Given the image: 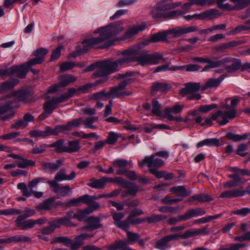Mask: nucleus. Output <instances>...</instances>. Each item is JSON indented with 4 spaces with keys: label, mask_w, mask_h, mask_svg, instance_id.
Wrapping results in <instances>:
<instances>
[{
    "label": "nucleus",
    "mask_w": 250,
    "mask_h": 250,
    "mask_svg": "<svg viewBox=\"0 0 250 250\" xmlns=\"http://www.w3.org/2000/svg\"><path fill=\"white\" fill-rule=\"evenodd\" d=\"M15 223L18 227H20L22 230H26L32 228L34 226V220L29 219L24 221L15 220Z\"/></svg>",
    "instance_id": "ea45409f"
},
{
    "label": "nucleus",
    "mask_w": 250,
    "mask_h": 250,
    "mask_svg": "<svg viewBox=\"0 0 250 250\" xmlns=\"http://www.w3.org/2000/svg\"><path fill=\"white\" fill-rule=\"evenodd\" d=\"M62 243L67 247H70L71 239L66 236H59L54 238L51 240V243Z\"/></svg>",
    "instance_id": "a18cd8bd"
},
{
    "label": "nucleus",
    "mask_w": 250,
    "mask_h": 250,
    "mask_svg": "<svg viewBox=\"0 0 250 250\" xmlns=\"http://www.w3.org/2000/svg\"><path fill=\"white\" fill-rule=\"evenodd\" d=\"M226 137L234 142H240L247 140L249 137V134L244 133L243 135H239L229 132L227 133Z\"/></svg>",
    "instance_id": "473e14b6"
},
{
    "label": "nucleus",
    "mask_w": 250,
    "mask_h": 250,
    "mask_svg": "<svg viewBox=\"0 0 250 250\" xmlns=\"http://www.w3.org/2000/svg\"><path fill=\"white\" fill-rule=\"evenodd\" d=\"M128 62L129 60L126 58H120L115 61L106 60L90 65L85 71L96 70L93 76L96 78L103 77L120 70L124 64Z\"/></svg>",
    "instance_id": "f03ea898"
},
{
    "label": "nucleus",
    "mask_w": 250,
    "mask_h": 250,
    "mask_svg": "<svg viewBox=\"0 0 250 250\" xmlns=\"http://www.w3.org/2000/svg\"><path fill=\"white\" fill-rule=\"evenodd\" d=\"M82 199L83 203L87 205L88 206V207H92V208L93 209L94 206H96V204H97L98 206L97 209L100 208L99 204L95 201L96 200V196H91L88 194H84L82 195Z\"/></svg>",
    "instance_id": "7c9ffc66"
},
{
    "label": "nucleus",
    "mask_w": 250,
    "mask_h": 250,
    "mask_svg": "<svg viewBox=\"0 0 250 250\" xmlns=\"http://www.w3.org/2000/svg\"><path fill=\"white\" fill-rule=\"evenodd\" d=\"M225 78V76L222 75L217 79L210 78L208 79L205 84L202 86L201 89L205 90L207 89H216L219 86Z\"/></svg>",
    "instance_id": "f3484780"
},
{
    "label": "nucleus",
    "mask_w": 250,
    "mask_h": 250,
    "mask_svg": "<svg viewBox=\"0 0 250 250\" xmlns=\"http://www.w3.org/2000/svg\"><path fill=\"white\" fill-rule=\"evenodd\" d=\"M240 100L238 98H227L225 100V103L222 105V107L225 109H234L235 106L239 103Z\"/></svg>",
    "instance_id": "4c0bfd02"
},
{
    "label": "nucleus",
    "mask_w": 250,
    "mask_h": 250,
    "mask_svg": "<svg viewBox=\"0 0 250 250\" xmlns=\"http://www.w3.org/2000/svg\"><path fill=\"white\" fill-rule=\"evenodd\" d=\"M149 60L148 54H144L137 57L135 59V61L138 64L142 66L150 65Z\"/></svg>",
    "instance_id": "13d9d810"
},
{
    "label": "nucleus",
    "mask_w": 250,
    "mask_h": 250,
    "mask_svg": "<svg viewBox=\"0 0 250 250\" xmlns=\"http://www.w3.org/2000/svg\"><path fill=\"white\" fill-rule=\"evenodd\" d=\"M87 185L92 188L103 189L105 188V182L102 178L100 179H91Z\"/></svg>",
    "instance_id": "f704fd0d"
},
{
    "label": "nucleus",
    "mask_w": 250,
    "mask_h": 250,
    "mask_svg": "<svg viewBox=\"0 0 250 250\" xmlns=\"http://www.w3.org/2000/svg\"><path fill=\"white\" fill-rule=\"evenodd\" d=\"M185 87L182 88L179 94L183 97L192 93H195L199 90L200 84L198 83H187L184 84Z\"/></svg>",
    "instance_id": "2eb2a0df"
},
{
    "label": "nucleus",
    "mask_w": 250,
    "mask_h": 250,
    "mask_svg": "<svg viewBox=\"0 0 250 250\" xmlns=\"http://www.w3.org/2000/svg\"><path fill=\"white\" fill-rule=\"evenodd\" d=\"M64 140L62 139H59L54 143L48 145V147H55L56 148V151L58 153L64 152L65 145L63 146Z\"/></svg>",
    "instance_id": "49530a36"
},
{
    "label": "nucleus",
    "mask_w": 250,
    "mask_h": 250,
    "mask_svg": "<svg viewBox=\"0 0 250 250\" xmlns=\"http://www.w3.org/2000/svg\"><path fill=\"white\" fill-rule=\"evenodd\" d=\"M98 207V205L96 204V206H94L93 209L92 208V207H87L84 209H77L76 210V212L72 216V218L76 219L79 221H84L87 216L93 211L97 210Z\"/></svg>",
    "instance_id": "9b49d317"
},
{
    "label": "nucleus",
    "mask_w": 250,
    "mask_h": 250,
    "mask_svg": "<svg viewBox=\"0 0 250 250\" xmlns=\"http://www.w3.org/2000/svg\"><path fill=\"white\" fill-rule=\"evenodd\" d=\"M229 170L234 174H237L239 175L250 176V170L247 169H240L237 167H230Z\"/></svg>",
    "instance_id": "0e129e2a"
},
{
    "label": "nucleus",
    "mask_w": 250,
    "mask_h": 250,
    "mask_svg": "<svg viewBox=\"0 0 250 250\" xmlns=\"http://www.w3.org/2000/svg\"><path fill=\"white\" fill-rule=\"evenodd\" d=\"M15 163L17 167L21 168H26L29 167H34L36 165L35 162L25 159L23 156H21L19 160L16 161Z\"/></svg>",
    "instance_id": "c756f323"
},
{
    "label": "nucleus",
    "mask_w": 250,
    "mask_h": 250,
    "mask_svg": "<svg viewBox=\"0 0 250 250\" xmlns=\"http://www.w3.org/2000/svg\"><path fill=\"white\" fill-rule=\"evenodd\" d=\"M228 177L233 179L237 186L241 184H244L247 182L245 178L240 177L237 174H229L228 175Z\"/></svg>",
    "instance_id": "774afa93"
},
{
    "label": "nucleus",
    "mask_w": 250,
    "mask_h": 250,
    "mask_svg": "<svg viewBox=\"0 0 250 250\" xmlns=\"http://www.w3.org/2000/svg\"><path fill=\"white\" fill-rule=\"evenodd\" d=\"M113 166L114 167L124 168L127 166L132 167V163L131 161H128L127 160L124 159H118L115 160L112 162Z\"/></svg>",
    "instance_id": "c03bdc74"
},
{
    "label": "nucleus",
    "mask_w": 250,
    "mask_h": 250,
    "mask_svg": "<svg viewBox=\"0 0 250 250\" xmlns=\"http://www.w3.org/2000/svg\"><path fill=\"white\" fill-rule=\"evenodd\" d=\"M216 113L219 118L218 124L220 125H225L229 122V120L236 117L237 111L235 109H231L224 112L218 110Z\"/></svg>",
    "instance_id": "1a4fd4ad"
},
{
    "label": "nucleus",
    "mask_w": 250,
    "mask_h": 250,
    "mask_svg": "<svg viewBox=\"0 0 250 250\" xmlns=\"http://www.w3.org/2000/svg\"><path fill=\"white\" fill-rule=\"evenodd\" d=\"M71 129V127L69 122H68L65 125H58L54 128H52V134L53 136H57L60 133L69 131Z\"/></svg>",
    "instance_id": "e433bc0d"
},
{
    "label": "nucleus",
    "mask_w": 250,
    "mask_h": 250,
    "mask_svg": "<svg viewBox=\"0 0 250 250\" xmlns=\"http://www.w3.org/2000/svg\"><path fill=\"white\" fill-rule=\"evenodd\" d=\"M132 82L131 79H126L120 82L118 85L111 87L108 91L109 97L112 99L121 98L132 94L131 91H124L126 86Z\"/></svg>",
    "instance_id": "39448f33"
},
{
    "label": "nucleus",
    "mask_w": 250,
    "mask_h": 250,
    "mask_svg": "<svg viewBox=\"0 0 250 250\" xmlns=\"http://www.w3.org/2000/svg\"><path fill=\"white\" fill-rule=\"evenodd\" d=\"M57 106L58 104L53 98L44 104L43 109L46 113L49 114L53 112L54 109L57 107Z\"/></svg>",
    "instance_id": "79ce46f5"
},
{
    "label": "nucleus",
    "mask_w": 250,
    "mask_h": 250,
    "mask_svg": "<svg viewBox=\"0 0 250 250\" xmlns=\"http://www.w3.org/2000/svg\"><path fill=\"white\" fill-rule=\"evenodd\" d=\"M84 222L90 226L93 230L100 229L103 227V224L100 223V217L99 216H89L84 220Z\"/></svg>",
    "instance_id": "5701e85b"
},
{
    "label": "nucleus",
    "mask_w": 250,
    "mask_h": 250,
    "mask_svg": "<svg viewBox=\"0 0 250 250\" xmlns=\"http://www.w3.org/2000/svg\"><path fill=\"white\" fill-rule=\"evenodd\" d=\"M19 83V80L17 79H9L0 84V93L3 94L7 92L8 90L13 88Z\"/></svg>",
    "instance_id": "aec40b11"
},
{
    "label": "nucleus",
    "mask_w": 250,
    "mask_h": 250,
    "mask_svg": "<svg viewBox=\"0 0 250 250\" xmlns=\"http://www.w3.org/2000/svg\"><path fill=\"white\" fill-rule=\"evenodd\" d=\"M30 240L31 239L29 237L21 235H17L8 238V243H11L12 242H27L30 241Z\"/></svg>",
    "instance_id": "de8ad7c7"
},
{
    "label": "nucleus",
    "mask_w": 250,
    "mask_h": 250,
    "mask_svg": "<svg viewBox=\"0 0 250 250\" xmlns=\"http://www.w3.org/2000/svg\"><path fill=\"white\" fill-rule=\"evenodd\" d=\"M182 4L181 2H173L170 0H162L158 1L151 11L153 19H172L184 14L182 10H173L166 12V10L174 9Z\"/></svg>",
    "instance_id": "7ed1b4c3"
},
{
    "label": "nucleus",
    "mask_w": 250,
    "mask_h": 250,
    "mask_svg": "<svg viewBox=\"0 0 250 250\" xmlns=\"http://www.w3.org/2000/svg\"><path fill=\"white\" fill-rule=\"evenodd\" d=\"M152 113L156 116H161L162 114V112L161 110L162 108V105L156 99H153L152 101Z\"/></svg>",
    "instance_id": "09e8293b"
},
{
    "label": "nucleus",
    "mask_w": 250,
    "mask_h": 250,
    "mask_svg": "<svg viewBox=\"0 0 250 250\" xmlns=\"http://www.w3.org/2000/svg\"><path fill=\"white\" fill-rule=\"evenodd\" d=\"M241 197L240 188H235L222 192L220 195L221 198H232Z\"/></svg>",
    "instance_id": "cd10ccee"
},
{
    "label": "nucleus",
    "mask_w": 250,
    "mask_h": 250,
    "mask_svg": "<svg viewBox=\"0 0 250 250\" xmlns=\"http://www.w3.org/2000/svg\"><path fill=\"white\" fill-rule=\"evenodd\" d=\"M167 35L165 33L160 32L153 34L150 40L145 41V45H148L150 42H155L164 41L167 39Z\"/></svg>",
    "instance_id": "58836bf2"
},
{
    "label": "nucleus",
    "mask_w": 250,
    "mask_h": 250,
    "mask_svg": "<svg viewBox=\"0 0 250 250\" xmlns=\"http://www.w3.org/2000/svg\"><path fill=\"white\" fill-rule=\"evenodd\" d=\"M176 240L181 238L182 239H188L195 236L193 230L188 229L183 233L174 234Z\"/></svg>",
    "instance_id": "052dcab7"
},
{
    "label": "nucleus",
    "mask_w": 250,
    "mask_h": 250,
    "mask_svg": "<svg viewBox=\"0 0 250 250\" xmlns=\"http://www.w3.org/2000/svg\"><path fill=\"white\" fill-rule=\"evenodd\" d=\"M148 57L150 65H156L166 61L163 55L159 52L148 54Z\"/></svg>",
    "instance_id": "a878e982"
},
{
    "label": "nucleus",
    "mask_w": 250,
    "mask_h": 250,
    "mask_svg": "<svg viewBox=\"0 0 250 250\" xmlns=\"http://www.w3.org/2000/svg\"><path fill=\"white\" fill-rule=\"evenodd\" d=\"M91 98L94 100H107L109 98L108 92H106L105 90H103L100 92H96L91 95Z\"/></svg>",
    "instance_id": "5fc2aeb1"
},
{
    "label": "nucleus",
    "mask_w": 250,
    "mask_h": 250,
    "mask_svg": "<svg viewBox=\"0 0 250 250\" xmlns=\"http://www.w3.org/2000/svg\"><path fill=\"white\" fill-rule=\"evenodd\" d=\"M76 172L74 171L71 172L69 175H67L65 169H60L55 175L54 179L58 182H61L65 180L71 181L76 178Z\"/></svg>",
    "instance_id": "6ab92c4d"
},
{
    "label": "nucleus",
    "mask_w": 250,
    "mask_h": 250,
    "mask_svg": "<svg viewBox=\"0 0 250 250\" xmlns=\"http://www.w3.org/2000/svg\"><path fill=\"white\" fill-rule=\"evenodd\" d=\"M235 4L234 9H242L250 4V0H229Z\"/></svg>",
    "instance_id": "6e6d98bb"
},
{
    "label": "nucleus",
    "mask_w": 250,
    "mask_h": 250,
    "mask_svg": "<svg viewBox=\"0 0 250 250\" xmlns=\"http://www.w3.org/2000/svg\"><path fill=\"white\" fill-rule=\"evenodd\" d=\"M27 123L24 122L23 119H21L18 121H16L13 124L10 128L12 129H23L27 126Z\"/></svg>",
    "instance_id": "338daca9"
},
{
    "label": "nucleus",
    "mask_w": 250,
    "mask_h": 250,
    "mask_svg": "<svg viewBox=\"0 0 250 250\" xmlns=\"http://www.w3.org/2000/svg\"><path fill=\"white\" fill-rule=\"evenodd\" d=\"M208 64L203 69V71H208L209 69L215 68L221 66L219 60H210L208 58L207 62Z\"/></svg>",
    "instance_id": "3c124183"
},
{
    "label": "nucleus",
    "mask_w": 250,
    "mask_h": 250,
    "mask_svg": "<svg viewBox=\"0 0 250 250\" xmlns=\"http://www.w3.org/2000/svg\"><path fill=\"white\" fill-rule=\"evenodd\" d=\"M197 30V27L195 26H191L188 27L182 28L177 27L167 32L168 34L172 35L173 38H178L184 34L193 32Z\"/></svg>",
    "instance_id": "9d476101"
},
{
    "label": "nucleus",
    "mask_w": 250,
    "mask_h": 250,
    "mask_svg": "<svg viewBox=\"0 0 250 250\" xmlns=\"http://www.w3.org/2000/svg\"><path fill=\"white\" fill-rule=\"evenodd\" d=\"M93 235L83 233L76 236L74 241L71 240L70 248L72 250H77L84 244L83 241L87 238H92Z\"/></svg>",
    "instance_id": "f8f14e48"
},
{
    "label": "nucleus",
    "mask_w": 250,
    "mask_h": 250,
    "mask_svg": "<svg viewBox=\"0 0 250 250\" xmlns=\"http://www.w3.org/2000/svg\"><path fill=\"white\" fill-rule=\"evenodd\" d=\"M219 144V140L217 138L207 139L197 143V147L199 148L204 146H207L210 147L218 146Z\"/></svg>",
    "instance_id": "72a5a7b5"
},
{
    "label": "nucleus",
    "mask_w": 250,
    "mask_h": 250,
    "mask_svg": "<svg viewBox=\"0 0 250 250\" xmlns=\"http://www.w3.org/2000/svg\"><path fill=\"white\" fill-rule=\"evenodd\" d=\"M155 156L156 155L154 154L150 156L145 157L141 162H139V166L140 167H143L146 164L149 171L157 169L158 167L164 166V161L161 159L155 158Z\"/></svg>",
    "instance_id": "6e6552de"
},
{
    "label": "nucleus",
    "mask_w": 250,
    "mask_h": 250,
    "mask_svg": "<svg viewBox=\"0 0 250 250\" xmlns=\"http://www.w3.org/2000/svg\"><path fill=\"white\" fill-rule=\"evenodd\" d=\"M48 145L45 144H39L37 145L36 147L31 150V153L32 154H40L44 152L48 147Z\"/></svg>",
    "instance_id": "680f3d73"
},
{
    "label": "nucleus",
    "mask_w": 250,
    "mask_h": 250,
    "mask_svg": "<svg viewBox=\"0 0 250 250\" xmlns=\"http://www.w3.org/2000/svg\"><path fill=\"white\" fill-rule=\"evenodd\" d=\"M124 30L122 24L116 22L106 26L98 28L94 33H99V36L85 40L83 47H94L104 41L112 38L121 33Z\"/></svg>",
    "instance_id": "f257e3e1"
},
{
    "label": "nucleus",
    "mask_w": 250,
    "mask_h": 250,
    "mask_svg": "<svg viewBox=\"0 0 250 250\" xmlns=\"http://www.w3.org/2000/svg\"><path fill=\"white\" fill-rule=\"evenodd\" d=\"M13 68L14 75H16L17 77L21 79L25 77L29 70L25 64L21 66H13Z\"/></svg>",
    "instance_id": "c85d7f7f"
},
{
    "label": "nucleus",
    "mask_w": 250,
    "mask_h": 250,
    "mask_svg": "<svg viewBox=\"0 0 250 250\" xmlns=\"http://www.w3.org/2000/svg\"><path fill=\"white\" fill-rule=\"evenodd\" d=\"M35 214V211L34 209L26 208L25 212L23 214H20L18 216L16 220L17 221H22L26 218L31 217Z\"/></svg>",
    "instance_id": "bf43d9fd"
},
{
    "label": "nucleus",
    "mask_w": 250,
    "mask_h": 250,
    "mask_svg": "<svg viewBox=\"0 0 250 250\" xmlns=\"http://www.w3.org/2000/svg\"><path fill=\"white\" fill-rule=\"evenodd\" d=\"M249 30L246 22L244 24L240 25L236 27L233 29L228 32L227 35H232L237 34L243 31Z\"/></svg>",
    "instance_id": "e2e57ef3"
},
{
    "label": "nucleus",
    "mask_w": 250,
    "mask_h": 250,
    "mask_svg": "<svg viewBox=\"0 0 250 250\" xmlns=\"http://www.w3.org/2000/svg\"><path fill=\"white\" fill-rule=\"evenodd\" d=\"M32 95L31 91L25 88H22L18 89L13 92L3 96L0 99V101L6 100L7 99H11L15 98L13 100H16V103L14 104H19L18 103L21 102H25L27 99Z\"/></svg>",
    "instance_id": "0eeeda50"
},
{
    "label": "nucleus",
    "mask_w": 250,
    "mask_h": 250,
    "mask_svg": "<svg viewBox=\"0 0 250 250\" xmlns=\"http://www.w3.org/2000/svg\"><path fill=\"white\" fill-rule=\"evenodd\" d=\"M146 45H145V42H144L124 50L122 52V54L125 56H130L146 54L147 51L143 50V48Z\"/></svg>",
    "instance_id": "ddd939ff"
},
{
    "label": "nucleus",
    "mask_w": 250,
    "mask_h": 250,
    "mask_svg": "<svg viewBox=\"0 0 250 250\" xmlns=\"http://www.w3.org/2000/svg\"><path fill=\"white\" fill-rule=\"evenodd\" d=\"M146 28V25L144 23L135 25L130 28L125 34V38L129 39L137 34L139 31L145 30Z\"/></svg>",
    "instance_id": "bb28decb"
},
{
    "label": "nucleus",
    "mask_w": 250,
    "mask_h": 250,
    "mask_svg": "<svg viewBox=\"0 0 250 250\" xmlns=\"http://www.w3.org/2000/svg\"><path fill=\"white\" fill-rule=\"evenodd\" d=\"M124 188L126 189L129 195L133 197H136L139 190V187L135 183L129 182L126 185L124 186Z\"/></svg>",
    "instance_id": "a19ab883"
},
{
    "label": "nucleus",
    "mask_w": 250,
    "mask_h": 250,
    "mask_svg": "<svg viewBox=\"0 0 250 250\" xmlns=\"http://www.w3.org/2000/svg\"><path fill=\"white\" fill-rule=\"evenodd\" d=\"M183 104H175L172 107H167L164 110L165 117L169 121H174V117L172 114H177L182 112L184 108Z\"/></svg>",
    "instance_id": "dca6fc26"
},
{
    "label": "nucleus",
    "mask_w": 250,
    "mask_h": 250,
    "mask_svg": "<svg viewBox=\"0 0 250 250\" xmlns=\"http://www.w3.org/2000/svg\"><path fill=\"white\" fill-rule=\"evenodd\" d=\"M17 188L20 189L22 195L26 197L31 196L32 195V190L28 189V187L24 183H20L17 185Z\"/></svg>",
    "instance_id": "8fccbe9b"
},
{
    "label": "nucleus",
    "mask_w": 250,
    "mask_h": 250,
    "mask_svg": "<svg viewBox=\"0 0 250 250\" xmlns=\"http://www.w3.org/2000/svg\"><path fill=\"white\" fill-rule=\"evenodd\" d=\"M206 212L202 208H197L187 210L184 214L185 220H189L193 217L204 215Z\"/></svg>",
    "instance_id": "412c9836"
},
{
    "label": "nucleus",
    "mask_w": 250,
    "mask_h": 250,
    "mask_svg": "<svg viewBox=\"0 0 250 250\" xmlns=\"http://www.w3.org/2000/svg\"><path fill=\"white\" fill-rule=\"evenodd\" d=\"M174 240H176L174 234L165 236L156 242L155 247L156 249L162 250L170 249L171 246L169 244V242Z\"/></svg>",
    "instance_id": "4468645a"
},
{
    "label": "nucleus",
    "mask_w": 250,
    "mask_h": 250,
    "mask_svg": "<svg viewBox=\"0 0 250 250\" xmlns=\"http://www.w3.org/2000/svg\"><path fill=\"white\" fill-rule=\"evenodd\" d=\"M167 219V217L162 214H153L151 216L146 218V222L149 224L155 223L163 220Z\"/></svg>",
    "instance_id": "864d4df0"
},
{
    "label": "nucleus",
    "mask_w": 250,
    "mask_h": 250,
    "mask_svg": "<svg viewBox=\"0 0 250 250\" xmlns=\"http://www.w3.org/2000/svg\"><path fill=\"white\" fill-rule=\"evenodd\" d=\"M98 119L99 118L98 117H89L84 120L83 119V124L84 125L85 128L96 129L97 127L96 125H93L92 124L97 122Z\"/></svg>",
    "instance_id": "37998d69"
},
{
    "label": "nucleus",
    "mask_w": 250,
    "mask_h": 250,
    "mask_svg": "<svg viewBox=\"0 0 250 250\" xmlns=\"http://www.w3.org/2000/svg\"><path fill=\"white\" fill-rule=\"evenodd\" d=\"M242 66V62L239 59H235L232 60L230 65L226 66L225 69L228 73H234L238 70Z\"/></svg>",
    "instance_id": "2f4dec72"
},
{
    "label": "nucleus",
    "mask_w": 250,
    "mask_h": 250,
    "mask_svg": "<svg viewBox=\"0 0 250 250\" xmlns=\"http://www.w3.org/2000/svg\"><path fill=\"white\" fill-rule=\"evenodd\" d=\"M57 228H60L61 225H64L67 227H76V225L73 223L69 218L67 217L61 218L60 219L54 221Z\"/></svg>",
    "instance_id": "603ef678"
},
{
    "label": "nucleus",
    "mask_w": 250,
    "mask_h": 250,
    "mask_svg": "<svg viewBox=\"0 0 250 250\" xmlns=\"http://www.w3.org/2000/svg\"><path fill=\"white\" fill-rule=\"evenodd\" d=\"M60 81L58 83L60 87H65L69 83L76 80V78L72 75L62 76L60 77Z\"/></svg>",
    "instance_id": "c9c22d12"
},
{
    "label": "nucleus",
    "mask_w": 250,
    "mask_h": 250,
    "mask_svg": "<svg viewBox=\"0 0 250 250\" xmlns=\"http://www.w3.org/2000/svg\"><path fill=\"white\" fill-rule=\"evenodd\" d=\"M16 100H11L6 104L0 106V120L2 121H8L13 118L15 115V110L18 109L19 104H15Z\"/></svg>",
    "instance_id": "423d86ee"
},
{
    "label": "nucleus",
    "mask_w": 250,
    "mask_h": 250,
    "mask_svg": "<svg viewBox=\"0 0 250 250\" xmlns=\"http://www.w3.org/2000/svg\"><path fill=\"white\" fill-rule=\"evenodd\" d=\"M120 136L113 131H110L108 133V136L105 140L106 144L108 145H113L118 140Z\"/></svg>",
    "instance_id": "4d7b16f0"
},
{
    "label": "nucleus",
    "mask_w": 250,
    "mask_h": 250,
    "mask_svg": "<svg viewBox=\"0 0 250 250\" xmlns=\"http://www.w3.org/2000/svg\"><path fill=\"white\" fill-rule=\"evenodd\" d=\"M171 85L166 82L155 83L151 86V93L154 95L156 92L160 91L164 92L171 88Z\"/></svg>",
    "instance_id": "393cba45"
},
{
    "label": "nucleus",
    "mask_w": 250,
    "mask_h": 250,
    "mask_svg": "<svg viewBox=\"0 0 250 250\" xmlns=\"http://www.w3.org/2000/svg\"><path fill=\"white\" fill-rule=\"evenodd\" d=\"M81 146L79 141H69L65 144L64 152H78Z\"/></svg>",
    "instance_id": "b1692460"
},
{
    "label": "nucleus",
    "mask_w": 250,
    "mask_h": 250,
    "mask_svg": "<svg viewBox=\"0 0 250 250\" xmlns=\"http://www.w3.org/2000/svg\"><path fill=\"white\" fill-rule=\"evenodd\" d=\"M127 239H119L113 244L108 245L107 248L108 250H135L130 248L129 244H135L140 238L139 234L126 230Z\"/></svg>",
    "instance_id": "20e7f679"
},
{
    "label": "nucleus",
    "mask_w": 250,
    "mask_h": 250,
    "mask_svg": "<svg viewBox=\"0 0 250 250\" xmlns=\"http://www.w3.org/2000/svg\"><path fill=\"white\" fill-rule=\"evenodd\" d=\"M62 163L61 160H58L56 163H43L42 165V169L43 171H49L50 172L53 173L61 167Z\"/></svg>",
    "instance_id": "4be33fe9"
},
{
    "label": "nucleus",
    "mask_w": 250,
    "mask_h": 250,
    "mask_svg": "<svg viewBox=\"0 0 250 250\" xmlns=\"http://www.w3.org/2000/svg\"><path fill=\"white\" fill-rule=\"evenodd\" d=\"M53 207V200L48 199L40 204L38 208L40 210H49Z\"/></svg>",
    "instance_id": "69168bd1"
},
{
    "label": "nucleus",
    "mask_w": 250,
    "mask_h": 250,
    "mask_svg": "<svg viewBox=\"0 0 250 250\" xmlns=\"http://www.w3.org/2000/svg\"><path fill=\"white\" fill-rule=\"evenodd\" d=\"M29 135L32 138H45L52 134V127L46 126L42 130H32L29 132Z\"/></svg>",
    "instance_id": "a211bd4d"
}]
</instances>
